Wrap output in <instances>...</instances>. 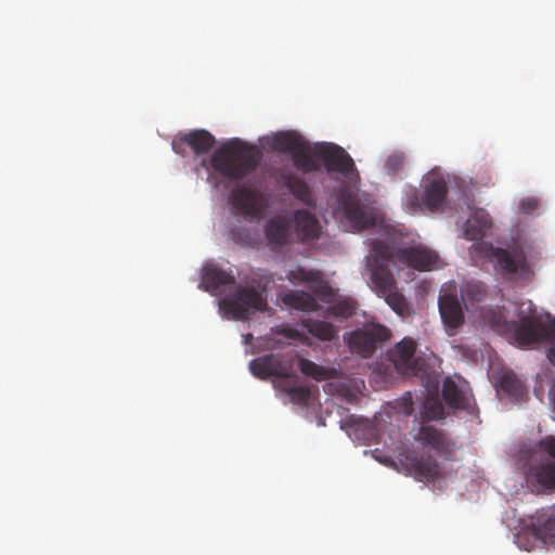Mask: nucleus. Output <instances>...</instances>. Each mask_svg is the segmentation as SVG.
<instances>
[{
	"label": "nucleus",
	"mask_w": 555,
	"mask_h": 555,
	"mask_svg": "<svg viewBox=\"0 0 555 555\" xmlns=\"http://www.w3.org/2000/svg\"><path fill=\"white\" fill-rule=\"evenodd\" d=\"M396 259L418 271H430L437 268L439 256L436 251L418 245L400 248L388 243L376 240L371 244V254L367 257V269L372 289L399 315L410 313V305L405 297L399 292L397 282L391 272Z\"/></svg>",
	"instance_id": "obj_1"
},
{
	"label": "nucleus",
	"mask_w": 555,
	"mask_h": 555,
	"mask_svg": "<svg viewBox=\"0 0 555 555\" xmlns=\"http://www.w3.org/2000/svg\"><path fill=\"white\" fill-rule=\"evenodd\" d=\"M518 459L524 464L529 486L537 492L555 491V436L522 443Z\"/></svg>",
	"instance_id": "obj_2"
},
{
	"label": "nucleus",
	"mask_w": 555,
	"mask_h": 555,
	"mask_svg": "<svg viewBox=\"0 0 555 555\" xmlns=\"http://www.w3.org/2000/svg\"><path fill=\"white\" fill-rule=\"evenodd\" d=\"M210 164L222 177L237 181L257 168L259 152L240 139H232L214 152Z\"/></svg>",
	"instance_id": "obj_3"
},
{
	"label": "nucleus",
	"mask_w": 555,
	"mask_h": 555,
	"mask_svg": "<svg viewBox=\"0 0 555 555\" xmlns=\"http://www.w3.org/2000/svg\"><path fill=\"white\" fill-rule=\"evenodd\" d=\"M286 278L293 284L309 285L310 289L320 300L330 305V315L344 320L350 318L356 312V301L349 297H337L319 270L296 267L288 271Z\"/></svg>",
	"instance_id": "obj_4"
},
{
	"label": "nucleus",
	"mask_w": 555,
	"mask_h": 555,
	"mask_svg": "<svg viewBox=\"0 0 555 555\" xmlns=\"http://www.w3.org/2000/svg\"><path fill=\"white\" fill-rule=\"evenodd\" d=\"M336 204L337 211L353 231L373 228L379 221V211L369 195L346 184L339 188Z\"/></svg>",
	"instance_id": "obj_5"
},
{
	"label": "nucleus",
	"mask_w": 555,
	"mask_h": 555,
	"mask_svg": "<svg viewBox=\"0 0 555 555\" xmlns=\"http://www.w3.org/2000/svg\"><path fill=\"white\" fill-rule=\"evenodd\" d=\"M267 307V289L255 280L245 286H235L233 293L219 300V309L235 320H245L250 310L264 311Z\"/></svg>",
	"instance_id": "obj_6"
},
{
	"label": "nucleus",
	"mask_w": 555,
	"mask_h": 555,
	"mask_svg": "<svg viewBox=\"0 0 555 555\" xmlns=\"http://www.w3.org/2000/svg\"><path fill=\"white\" fill-rule=\"evenodd\" d=\"M486 257L494 262L495 269L511 281H529L533 271L522 247L514 245L509 248L494 247L490 245Z\"/></svg>",
	"instance_id": "obj_7"
},
{
	"label": "nucleus",
	"mask_w": 555,
	"mask_h": 555,
	"mask_svg": "<svg viewBox=\"0 0 555 555\" xmlns=\"http://www.w3.org/2000/svg\"><path fill=\"white\" fill-rule=\"evenodd\" d=\"M515 542L525 551L543 545H555V505L545 509L535 524L518 531L515 534Z\"/></svg>",
	"instance_id": "obj_8"
},
{
	"label": "nucleus",
	"mask_w": 555,
	"mask_h": 555,
	"mask_svg": "<svg viewBox=\"0 0 555 555\" xmlns=\"http://www.w3.org/2000/svg\"><path fill=\"white\" fill-rule=\"evenodd\" d=\"M390 338V331L378 323H366L344 335V339L353 353L370 358L375 350Z\"/></svg>",
	"instance_id": "obj_9"
},
{
	"label": "nucleus",
	"mask_w": 555,
	"mask_h": 555,
	"mask_svg": "<svg viewBox=\"0 0 555 555\" xmlns=\"http://www.w3.org/2000/svg\"><path fill=\"white\" fill-rule=\"evenodd\" d=\"M317 153L328 173H339L349 181L359 179L352 157L335 143H317Z\"/></svg>",
	"instance_id": "obj_10"
},
{
	"label": "nucleus",
	"mask_w": 555,
	"mask_h": 555,
	"mask_svg": "<svg viewBox=\"0 0 555 555\" xmlns=\"http://www.w3.org/2000/svg\"><path fill=\"white\" fill-rule=\"evenodd\" d=\"M229 199L233 209L244 218H258L264 208L261 193L246 184L232 189Z\"/></svg>",
	"instance_id": "obj_11"
},
{
	"label": "nucleus",
	"mask_w": 555,
	"mask_h": 555,
	"mask_svg": "<svg viewBox=\"0 0 555 555\" xmlns=\"http://www.w3.org/2000/svg\"><path fill=\"white\" fill-rule=\"evenodd\" d=\"M249 370L253 375L260 379H267L272 376L282 378L296 377L293 373L292 362L274 353L251 360L249 362Z\"/></svg>",
	"instance_id": "obj_12"
},
{
	"label": "nucleus",
	"mask_w": 555,
	"mask_h": 555,
	"mask_svg": "<svg viewBox=\"0 0 555 555\" xmlns=\"http://www.w3.org/2000/svg\"><path fill=\"white\" fill-rule=\"evenodd\" d=\"M416 341L410 337H404L393 349L389 351V359L397 371L403 374H416L418 371L417 359L415 358Z\"/></svg>",
	"instance_id": "obj_13"
},
{
	"label": "nucleus",
	"mask_w": 555,
	"mask_h": 555,
	"mask_svg": "<svg viewBox=\"0 0 555 555\" xmlns=\"http://www.w3.org/2000/svg\"><path fill=\"white\" fill-rule=\"evenodd\" d=\"M215 137L205 129L193 130L188 133L181 134L178 139L172 141V150L177 154L184 153V145L191 147L196 155L208 153L215 145Z\"/></svg>",
	"instance_id": "obj_14"
},
{
	"label": "nucleus",
	"mask_w": 555,
	"mask_h": 555,
	"mask_svg": "<svg viewBox=\"0 0 555 555\" xmlns=\"http://www.w3.org/2000/svg\"><path fill=\"white\" fill-rule=\"evenodd\" d=\"M405 466L411 475L418 481H431L439 476V464L430 455L418 456L408 454L405 456Z\"/></svg>",
	"instance_id": "obj_15"
},
{
	"label": "nucleus",
	"mask_w": 555,
	"mask_h": 555,
	"mask_svg": "<svg viewBox=\"0 0 555 555\" xmlns=\"http://www.w3.org/2000/svg\"><path fill=\"white\" fill-rule=\"evenodd\" d=\"M264 235L273 248L287 245L291 242L292 224L285 216H275L264 224Z\"/></svg>",
	"instance_id": "obj_16"
},
{
	"label": "nucleus",
	"mask_w": 555,
	"mask_h": 555,
	"mask_svg": "<svg viewBox=\"0 0 555 555\" xmlns=\"http://www.w3.org/2000/svg\"><path fill=\"white\" fill-rule=\"evenodd\" d=\"M547 336V328L539 320L528 317L524 318L515 328V339L520 346L538 344Z\"/></svg>",
	"instance_id": "obj_17"
},
{
	"label": "nucleus",
	"mask_w": 555,
	"mask_h": 555,
	"mask_svg": "<svg viewBox=\"0 0 555 555\" xmlns=\"http://www.w3.org/2000/svg\"><path fill=\"white\" fill-rule=\"evenodd\" d=\"M296 236L301 242L312 241L319 237L320 223L317 217L306 209H298L294 212L292 223Z\"/></svg>",
	"instance_id": "obj_18"
},
{
	"label": "nucleus",
	"mask_w": 555,
	"mask_h": 555,
	"mask_svg": "<svg viewBox=\"0 0 555 555\" xmlns=\"http://www.w3.org/2000/svg\"><path fill=\"white\" fill-rule=\"evenodd\" d=\"M294 166L302 171L304 173L315 172L320 170V164L317 153V143L311 145L305 139L298 144V146L291 154Z\"/></svg>",
	"instance_id": "obj_19"
},
{
	"label": "nucleus",
	"mask_w": 555,
	"mask_h": 555,
	"mask_svg": "<svg viewBox=\"0 0 555 555\" xmlns=\"http://www.w3.org/2000/svg\"><path fill=\"white\" fill-rule=\"evenodd\" d=\"M447 193L446 180L440 176H430L424 186V204L430 211H436L443 205Z\"/></svg>",
	"instance_id": "obj_20"
},
{
	"label": "nucleus",
	"mask_w": 555,
	"mask_h": 555,
	"mask_svg": "<svg viewBox=\"0 0 555 555\" xmlns=\"http://www.w3.org/2000/svg\"><path fill=\"white\" fill-rule=\"evenodd\" d=\"M439 312L446 326L457 328L464 321L461 304L455 295L443 294L439 297Z\"/></svg>",
	"instance_id": "obj_21"
},
{
	"label": "nucleus",
	"mask_w": 555,
	"mask_h": 555,
	"mask_svg": "<svg viewBox=\"0 0 555 555\" xmlns=\"http://www.w3.org/2000/svg\"><path fill=\"white\" fill-rule=\"evenodd\" d=\"M415 439L422 442L423 446L430 447L439 454H448L453 449V443L444 434L433 426H422Z\"/></svg>",
	"instance_id": "obj_22"
},
{
	"label": "nucleus",
	"mask_w": 555,
	"mask_h": 555,
	"mask_svg": "<svg viewBox=\"0 0 555 555\" xmlns=\"http://www.w3.org/2000/svg\"><path fill=\"white\" fill-rule=\"evenodd\" d=\"M235 284L234 276L214 263L203 268L201 285L210 293H215L221 285Z\"/></svg>",
	"instance_id": "obj_23"
},
{
	"label": "nucleus",
	"mask_w": 555,
	"mask_h": 555,
	"mask_svg": "<svg viewBox=\"0 0 555 555\" xmlns=\"http://www.w3.org/2000/svg\"><path fill=\"white\" fill-rule=\"evenodd\" d=\"M442 398L452 409L469 410L470 398L466 391L457 386L450 377H447L442 384Z\"/></svg>",
	"instance_id": "obj_24"
},
{
	"label": "nucleus",
	"mask_w": 555,
	"mask_h": 555,
	"mask_svg": "<svg viewBox=\"0 0 555 555\" xmlns=\"http://www.w3.org/2000/svg\"><path fill=\"white\" fill-rule=\"evenodd\" d=\"M492 222L488 214L475 211L466 221L464 235L466 240L479 241L491 229Z\"/></svg>",
	"instance_id": "obj_25"
},
{
	"label": "nucleus",
	"mask_w": 555,
	"mask_h": 555,
	"mask_svg": "<svg viewBox=\"0 0 555 555\" xmlns=\"http://www.w3.org/2000/svg\"><path fill=\"white\" fill-rule=\"evenodd\" d=\"M499 388L515 402H520L527 397V388L513 372H505L501 375Z\"/></svg>",
	"instance_id": "obj_26"
},
{
	"label": "nucleus",
	"mask_w": 555,
	"mask_h": 555,
	"mask_svg": "<svg viewBox=\"0 0 555 555\" xmlns=\"http://www.w3.org/2000/svg\"><path fill=\"white\" fill-rule=\"evenodd\" d=\"M297 365L302 374L308 377H311L318 382L331 379L335 377V369L327 367L323 365H319L315 362L306 359L304 357H298Z\"/></svg>",
	"instance_id": "obj_27"
},
{
	"label": "nucleus",
	"mask_w": 555,
	"mask_h": 555,
	"mask_svg": "<svg viewBox=\"0 0 555 555\" xmlns=\"http://www.w3.org/2000/svg\"><path fill=\"white\" fill-rule=\"evenodd\" d=\"M302 325L320 340L331 341L338 335V328L327 321L307 319L302 322Z\"/></svg>",
	"instance_id": "obj_28"
},
{
	"label": "nucleus",
	"mask_w": 555,
	"mask_h": 555,
	"mask_svg": "<svg viewBox=\"0 0 555 555\" xmlns=\"http://www.w3.org/2000/svg\"><path fill=\"white\" fill-rule=\"evenodd\" d=\"M302 139L304 138L301 135L293 131L279 132L272 137L271 147L275 151L288 153L291 155Z\"/></svg>",
	"instance_id": "obj_29"
},
{
	"label": "nucleus",
	"mask_w": 555,
	"mask_h": 555,
	"mask_svg": "<svg viewBox=\"0 0 555 555\" xmlns=\"http://www.w3.org/2000/svg\"><path fill=\"white\" fill-rule=\"evenodd\" d=\"M284 183L297 199L308 205L312 204L313 199L310 188L301 178L287 175L284 177Z\"/></svg>",
	"instance_id": "obj_30"
},
{
	"label": "nucleus",
	"mask_w": 555,
	"mask_h": 555,
	"mask_svg": "<svg viewBox=\"0 0 555 555\" xmlns=\"http://www.w3.org/2000/svg\"><path fill=\"white\" fill-rule=\"evenodd\" d=\"M285 302L302 311H315L319 307L317 298L306 292H295L285 295Z\"/></svg>",
	"instance_id": "obj_31"
},
{
	"label": "nucleus",
	"mask_w": 555,
	"mask_h": 555,
	"mask_svg": "<svg viewBox=\"0 0 555 555\" xmlns=\"http://www.w3.org/2000/svg\"><path fill=\"white\" fill-rule=\"evenodd\" d=\"M281 387L288 395L294 404H308L311 397V390L309 387L301 385H282Z\"/></svg>",
	"instance_id": "obj_32"
},
{
	"label": "nucleus",
	"mask_w": 555,
	"mask_h": 555,
	"mask_svg": "<svg viewBox=\"0 0 555 555\" xmlns=\"http://www.w3.org/2000/svg\"><path fill=\"white\" fill-rule=\"evenodd\" d=\"M422 414L425 420H439L443 416V405L439 400L427 399L424 402Z\"/></svg>",
	"instance_id": "obj_33"
},
{
	"label": "nucleus",
	"mask_w": 555,
	"mask_h": 555,
	"mask_svg": "<svg viewBox=\"0 0 555 555\" xmlns=\"http://www.w3.org/2000/svg\"><path fill=\"white\" fill-rule=\"evenodd\" d=\"M405 164V155L403 152H392L385 163V169L388 175H396L403 169Z\"/></svg>",
	"instance_id": "obj_34"
},
{
	"label": "nucleus",
	"mask_w": 555,
	"mask_h": 555,
	"mask_svg": "<svg viewBox=\"0 0 555 555\" xmlns=\"http://www.w3.org/2000/svg\"><path fill=\"white\" fill-rule=\"evenodd\" d=\"M539 199L535 197H526L521 199L519 209L524 214H533L539 208Z\"/></svg>",
	"instance_id": "obj_35"
},
{
	"label": "nucleus",
	"mask_w": 555,
	"mask_h": 555,
	"mask_svg": "<svg viewBox=\"0 0 555 555\" xmlns=\"http://www.w3.org/2000/svg\"><path fill=\"white\" fill-rule=\"evenodd\" d=\"M467 293L472 295L475 300L479 301L485 296V288L479 283H468Z\"/></svg>",
	"instance_id": "obj_36"
},
{
	"label": "nucleus",
	"mask_w": 555,
	"mask_h": 555,
	"mask_svg": "<svg viewBox=\"0 0 555 555\" xmlns=\"http://www.w3.org/2000/svg\"><path fill=\"white\" fill-rule=\"evenodd\" d=\"M546 328H547L546 339H552L554 343L552 346H555V321L550 326H546Z\"/></svg>",
	"instance_id": "obj_37"
},
{
	"label": "nucleus",
	"mask_w": 555,
	"mask_h": 555,
	"mask_svg": "<svg viewBox=\"0 0 555 555\" xmlns=\"http://www.w3.org/2000/svg\"><path fill=\"white\" fill-rule=\"evenodd\" d=\"M546 357L550 362L555 366V346H551L546 351Z\"/></svg>",
	"instance_id": "obj_38"
},
{
	"label": "nucleus",
	"mask_w": 555,
	"mask_h": 555,
	"mask_svg": "<svg viewBox=\"0 0 555 555\" xmlns=\"http://www.w3.org/2000/svg\"><path fill=\"white\" fill-rule=\"evenodd\" d=\"M353 423V416L349 417L348 420L345 421V425H352Z\"/></svg>",
	"instance_id": "obj_39"
}]
</instances>
